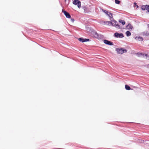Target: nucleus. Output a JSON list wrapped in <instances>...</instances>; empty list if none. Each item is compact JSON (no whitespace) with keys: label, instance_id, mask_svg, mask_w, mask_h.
<instances>
[{"label":"nucleus","instance_id":"obj_13","mask_svg":"<svg viewBox=\"0 0 149 149\" xmlns=\"http://www.w3.org/2000/svg\"><path fill=\"white\" fill-rule=\"evenodd\" d=\"M140 54L141 55H143V56L144 55H145V56H146V58H147L148 60H149V55L148 56V54H142V53H141Z\"/></svg>","mask_w":149,"mask_h":149},{"label":"nucleus","instance_id":"obj_26","mask_svg":"<svg viewBox=\"0 0 149 149\" xmlns=\"http://www.w3.org/2000/svg\"><path fill=\"white\" fill-rule=\"evenodd\" d=\"M64 1L65 2H66V0H64Z\"/></svg>","mask_w":149,"mask_h":149},{"label":"nucleus","instance_id":"obj_14","mask_svg":"<svg viewBox=\"0 0 149 149\" xmlns=\"http://www.w3.org/2000/svg\"><path fill=\"white\" fill-rule=\"evenodd\" d=\"M125 86V88L126 90H129L131 89L130 87L128 85H126Z\"/></svg>","mask_w":149,"mask_h":149},{"label":"nucleus","instance_id":"obj_5","mask_svg":"<svg viewBox=\"0 0 149 149\" xmlns=\"http://www.w3.org/2000/svg\"><path fill=\"white\" fill-rule=\"evenodd\" d=\"M104 42L106 44L110 45H113V42L111 41H109L107 40H104Z\"/></svg>","mask_w":149,"mask_h":149},{"label":"nucleus","instance_id":"obj_9","mask_svg":"<svg viewBox=\"0 0 149 149\" xmlns=\"http://www.w3.org/2000/svg\"><path fill=\"white\" fill-rule=\"evenodd\" d=\"M107 15L109 17L110 20H112V19H113V14L112 13L108 12Z\"/></svg>","mask_w":149,"mask_h":149},{"label":"nucleus","instance_id":"obj_19","mask_svg":"<svg viewBox=\"0 0 149 149\" xmlns=\"http://www.w3.org/2000/svg\"><path fill=\"white\" fill-rule=\"evenodd\" d=\"M102 11L103 12H104V13H105V14H106L107 15V14L108 13V12H108V11L106 10H104V9H102Z\"/></svg>","mask_w":149,"mask_h":149},{"label":"nucleus","instance_id":"obj_17","mask_svg":"<svg viewBox=\"0 0 149 149\" xmlns=\"http://www.w3.org/2000/svg\"><path fill=\"white\" fill-rule=\"evenodd\" d=\"M119 22L121 23L123 25H124L125 23V22L124 20H119Z\"/></svg>","mask_w":149,"mask_h":149},{"label":"nucleus","instance_id":"obj_18","mask_svg":"<svg viewBox=\"0 0 149 149\" xmlns=\"http://www.w3.org/2000/svg\"><path fill=\"white\" fill-rule=\"evenodd\" d=\"M111 21H104V23L106 24L109 25V24H111Z\"/></svg>","mask_w":149,"mask_h":149},{"label":"nucleus","instance_id":"obj_22","mask_svg":"<svg viewBox=\"0 0 149 149\" xmlns=\"http://www.w3.org/2000/svg\"><path fill=\"white\" fill-rule=\"evenodd\" d=\"M134 4L136 6V3L135 2L134 3Z\"/></svg>","mask_w":149,"mask_h":149},{"label":"nucleus","instance_id":"obj_21","mask_svg":"<svg viewBox=\"0 0 149 149\" xmlns=\"http://www.w3.org/2000/svg\"><path fill=\"white\" fill-rule=\"evenodd\" d=\"M71 21L72 22H73L74 21V19H71Z\"/></svg>","mask_w":149,"mask_h":149},{"label":"nucleus","instance_id":"obj_8","mask_svg":"<svg viewBox=\"0 0 149 149\" xmlns=\"http://www.w3.org/2000/svg\"><path fill=\"white\" fill-rule=\"evenodd\" d=\"M62 12L64 13L66 17L68 18H70L71 17V16L70 14L66 11L65 10H63Z\"/></svg>","mask_w":149,"mask_h":149},{"label":"nucleus","instance_id":"obj_16","mask_svg":"<svg viewBox=\"0 0 149 149\" xmlns=\"http://www.w3.org/2000/svg\"><path fill=\"white\" fill-rule=\"evenodd\" d=\"M83 8L84 10V12L85 13H86V12H87V8L86 7V6H83Z\"/></svg>","mask_w":149,"mask_h":149},{"label":"nucleus","instance_id":"obj_7","mask_svg":"<svg viewBox=\"0 0 149 149\" xmlns=\"http://www.w3.org/2000/svg\"><path fill=\"white\" fill-rule=\"evenodd\" d=\"M78 40L82 42H87L89 41V40L88 39H84L82 38H80L78 39Z\"/></svg>","mask_w":149,"mask_h":149},{"label":"nucleus","instance_id":"obj_1","mask_svg":"<svg viewBox=\"0 0 149 149\" xmlns=\"http://www.w3.org/2000/svg\"><path fill=\"white\" fill-rule=\"evenodd\" d=\"M111 24L112 26H115L118 29L120 28V25L118 24L117 22L114 20L113 19L112 20H111Z\"/></svg>","mask_w":149,"mask_h":149},{"label":"nucleus","instance_id":"obj_2","mask_svg":"<svg viewBox=\"0 0 149 149\" xmlns=\"http://www.w3.org/2000/svg\"><path fill=\"white\" fill-rule=\"evenodd\" d=\"M73 4L77 5L79 8L81 7V2L79 0H74L73 1Z\"/></svg>","mask_w":149,"mask_h":149},{"label":"nucleus","instance_id":"obj_10","mask_svg":"<svg viewBox=\"0 0 149 149\" xmlns=\"http://www.w3.org/2000/svg\"><path fill=\"white\" fill-rule=\"evenodd\" d=\"M135 39L139 41H142L143 40V38L140 36H136L135 38Z\"/></svg>","mask_w":149,"mask_h":149},{"label":"nucleus","instance_id":"obj_20","mask_svg":"<svg viewBox=\"0 0 149 149\" xmlns=\"http://www.w3.org/2000/svg\"><path fill=\"white\" fill-rule=\"evenodd\" d=\"M115 2L116 3L119 4L120 3V1L118 0H115Z\"/></svg>","mask_w":149,"mask_h":149},{"label":"nucleus","instance_id":"obj_11","mask_svg":"<svg viewBox=\"0 0 149 149\" xmlns=\"http://www.w3.org/2000/svg\"><path fill=\"white\" fill-rule=\"evenodd\" d=\"M127 29L130 30H131L133 28L132 26L130 24H129L126 27Z\"/></svg>","mask_w":149,"mask_h":149},{"label":"nucleus","instance_id":"obj_6","mask_svg":"<svg viewBox=\"0 0 149 149\" xmlns=\"http://www.w3.org/2000/svg\"><path fill=\"white\" fill-rule=\"evenodd\" d=\"M114 36L117 38H122L123 37V35L122 33H116L114 34Z\"/></svg>","mask_w":149,"mask_h":149},{"label":"nucleus","instance_id":"obj_12","mask_svg":"<svg viewBox=\"0 0 149 149\" xmlns=\"http://www.w3.org/2000/svg\"><path fill=\"white\" fill-rule=\"evenodd\" d=\"M142 35L144 36H149V32L147 31H145L142 33Z\"/></svg>","mask_w":149,"mask_h":149},{"label":"nucleus","instance_id":"obj_15","mask_svg":"<svg viewBox=\"0 0 149 149\" xmlns=\"http://www.w3.org/2000/svg\"><path fill=\"white\" fill-rule=\"evenodd\" d=\"M126 34L127 36H131V33L129 31L126 32Z\"/></svg>","mask_w":149,"mask_h":149},{"label":"nucleus","instance_id":"obj_24","mask_svg":"<svg viewBox=\"0 0 149 149\" xmlns=\"http://www.w3.org/2000/svg\"><path fill=\"white\" fill-rule=\"evenodd\" d=\"M136 7L137 8H138L139 7V6H138V5H136Z\"/></svg>","mask_w":149,"mask_h":149},{"label":"nucleus","instance_id":"obj_23","mask_svg":"<svg viewBox=\"0 0 149 149\" xmlns=\"http://www.w3.org/2000/svg\"><path fill=\"white\" fill-rule=\"evenodd\" d=\"M95 35H96L97 36V33H95Z\"/></svg>","mask_w":149,"mask_h":149},{"label":"nucleus","instance_id":"obj_3","mask_svg":"<svg viewBox=\"0 0 149 149\" xmlns=\"http://www.w3.org/2000/svg\"><path fill=\"white\" fill-rule=\"evenodd\" d=\"M117 51L118 54H122L124 52H127V50L126 49L123 48H121L120 49H117Z\"/></svg>","mask_w":149,"mask_h":149},{"label":"nucleus","instance_id":"obj_4","mask_svg":"<svg viewBox=\"0 0 149 149\" xmlns=\"http://www.w3.org/2000/svg\"><path fill=\"white\" fill-rule=\"evenodd\" d=\"M141 9L143 10H146L149 12V5H143L141 7Z\"/></svg>","mask_w":149,"mask_h":149},{"label":"nucleus","instance_id":"obj_25","mask_svg":"<svg viewBox=\"0 0 149 149\" xmlns=\"http://www.w3.org/2000/svg\"><path fill=\"white\" fill-rule=\"evenodd\" d=\"M148 27L149 28V24H148Z\"/></svg>","mask_w":149,"mask_h":149}]
</instances>
